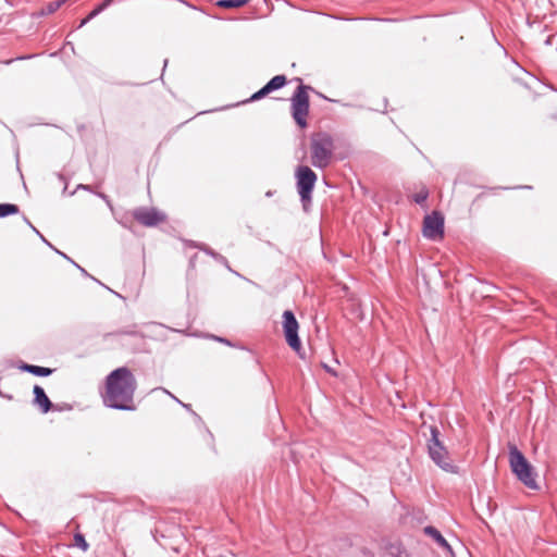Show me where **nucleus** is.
Segmentation results:
<instances>
[{
    "mask_svg": "<svg viewBox=\"0 0 557 557\" xmlns=\"http://www.w3.org/2000/svg\"><path fill=\"white\" fill-rule=\"evenodd\" d=\"M137 382L126 367L113 370L106 377V391L102 394L103 404L119 410H135L134 394Z\"/></svg>",
    "mask_w": 557,
    "mask_h": 557,
    "instance_id": "f257e3e1",
    "label": "nucleus"
},
{
    "mask_svg": "<svg viewBox=\"0 0 557 557\" xmlns=\"http://www.w3.org/2000/svg\"><path fill=\"white\" fill-rule=\"evenodd\" d=\"M311 164L318 169H325L333 159L334 141L327 133H315L311 136Z\"/></svg>",
    "mask_w": 557,
    "mask_h": 557,
    "instance_id": "f03ea898",
    "label": "nucleus"
},
{
    "mask_svg": "<svg viewBox=\"0 0 557 557\" xmlns=\"http://www.w3.org/2000/svg\"><path fill=\"white\" fill-rule=\"evenodd\" d=\"M509 463L511 471L525 486L530 488L537 487L533 467L517 446L512 444L509 445Z\"/></svg>",
    "mask_w": 557,
    "mask_h": 557,
    "instance_id": "7ed1b4c3",
    "label": "nucleus"
},
{
    "mask_svg": "<svg viewBox=\"0 0 557 557\" xmlns=\"http://www.w3.org/2000/svg\"><path fill=\"white\" fill-rule=\"evenodd\" d=\"M431 437L428 440L430 458L444 471L455 473L457 467L449 457V453L440 440V431L436 426H430Z\"/></svg>",
    "mask_w": 557,
    "mask_h": 557,
    "instance_id": "20e7f679",
    "label": "nucleus"
},
{
    "mask_svg": "<svg viewBox=\"0 0 557 557\" xmlns=\"http://www.w3.org/2000/svg\"><path fill=\"white\" fill-rule=\"evenodd\" d=\"M310 87L299 85L290 98V112L294 121L300 128L308 126L307 116L309 114V95Z\"/></svg>",
    "mask_w": 557,
    "mask_h": 557,
    "instance_id": "39448f33",
    "label": "nucleus"
},
{
    "mask_svg": "<svg viewBox=\"0 0 557 557\" xmlns=\"http://www.w3.org/2000/svg\"><path fill=\"white\" fill-rule=\"evenodd\" d=\"M297 190L304 209L311 203V194L317 183V174L307 165H300L296 170Z\"/></svg>",
    "mask_w": 557,
    "mask_h": 557,
    "instance_id": "423d86ee",
    "label": "nucleus"
},
{
    "mask_svg": "<svg viewBox=\"0 0 557 557\" xmlns=\"http://www.w3.org/2000/svg\"><path fill=\"white\" fill-rule=\"evenodd\" d=\"M283 331L285 339L289 347L297 354H300L301 343L298 336L299 324L295 318V314L290 310L283 312Z\"/></svg>",
    "mask_w": 557,
    "mask_h": 557,
    "instance_id": "0eeeda50",
    "label": "nucleus"
},
{
    "mask_svg": "<svg viewBox=\"0 0 557 557\" xmlns=\"http://www.w3.org/2000/svg\"><path fill=\"white\" fill-rule=\"evenodd\" d=\"M444 235V216L440 212L425 215L423 221V236L428 239H442Z\"/></svg>",
    "mask_w": 557,
    "mask_h": 557,
    "instance_id": "6e6552de",
    "label": "nucleus"
},
{
    "mask_svg": "<svg viewBox=\"0 0 557 557\" xmlns=\"http://www.w3.org/2000/svg\"><path fill=\"white\" fill-rule=\"evenodd\" d=\"M133 218L141 225L153 227L165 221V214L156 208L139 207L133 210Z\"/></svg>",
    "mask_w": 557,
    "mask_h": 557,
    "instance_id": "1a4fd4ad",
    "label": "nucleus"
},
{
    "mask_svg": "<svg viewBox=\"0 0 557 557\" xmlns=\"http://www.w3.org/2000/svg\"><path fill=\"white\" fill-rule=\"evenodd\" d=\"M286 82H287V79H286V76H284V75L274 76L260 90H258L257 92H255L251 96L250 101L260 100L261 98L265 97L270 92L282 88L286 84Z\"/></svg>",
    "mask_w": 557,
    "mask_h": 557,
    "instance_id": "9d476101",
    "label": "nucleus"
},
{
    "mask_svg": "<svg viewBox=\"0 0 557 557\" xmlns=\"http://www.w3.org/2000/svg\"><path fill=\"white\" fill-rule=\"evenodd\" d=\"M34 404L41 410V412L47 413L51 407L52 404L48 396L46 395L42 387L39 385L34 386Z\"/></svg>",
    "mask_w": 557,
    "mask_h": 557,
    "instance_id": "9b49d317",
    "label": "nucleus"
},
{
    "mask_svg": "<svg viewBox=\"0 0 557 557\" xmlns=\"http://www.w3.org/2000/svg\"><path fill=\"white\" fill-rule=\"evenodd\" d=\"M423 531L428 536L432 537L441 547L450 550L449 544L436 528L428 525L424 528Z\"/></svg>",
    "mask_w": 557,
    "mask_h": 557,
    "instance_id": "f8f14e48",
    "label": "nucleus"
},
{
    "mask_svg": "<svg viewBox=\"0 0 557 557\" xmlns=\"http://www.w3.org/2000/svg\"><path fill=\"white\" fill-rule=\"evenodd\" d=\"M21 369L23 371H26L28 373H32L34 375H37V376H48L52 373V369L50 368H45V367H39V366H34V364H27V363H24Z\"/></svg>",
    "mask_w": 557,
    "mask_h": 557,
    "instance_id": "ddd939ff",
    "label": "nucleus"
},
{
    "mask_svg": "<svg viewBox=\"0 0 557 557\" xmlns=\"http://www.w3.org/2000/svg\"><path fill=\"white\" fill-rule=\"evenodd\" d=\"M67 0H55L46 4L42 9L41 14H52L58 11L63 4H65Z\"/></svg>",
    "mask_w": 557,
    "mask_h": 557,
    "instance_id": "4468645a",
    "label": "nucleus"
},
{
    "mask_svg": "<svg viewBox=\"0 0 557 557\" xmlns=\"http://www.w3.org/2000/svg\"><path fill=\"white\" fill-rule=\"evenodd\" d=\"M18 212V207L11 203H0V218H4L9 214H15Z\"/></svg>",
    "mask_w": 557,
    "mask_h": 557,
    "instance_id": "2eb2a0df",
    "label": "nucleus"
},
{
    "mask_svg": "<svg viewBox=\"0 0 557 557\" xmlns=\"http://www.w3.org/2000/svg\"><path fill=\"white\" fill-rule=\"evenodd\" d=\"M247 2L248 0H221L219 5L223 8H240Z\"/></svg>",
    "mask_w": 557,
    "mask_h": 557,
    "instance_id": "dca6fc26",
    "label": "nucleus"
},
{
    "mask_svg": "<svg viewBox=\"0 0 557 557\" xmlns=\"http://www.w3.org/2000/svg\"><path fill=\"white\" fill-rule=\"evenodd\" d=\"M74 540H75L76 545L79 546L83 550L88 549V544L82 534H79V533L75 534Z\"/></svg>",
    "mask_w": 557,
    "mask_h": 557,
    "instance_id": "f3484780",
    "label": "nucleus"
},
{
    "mask_svg": "<svg viewBox=\"0 0 557 557\" xmlns=\"http://www.w3.org/2000/svg\"><path fill=\"white\" fill-rule=\"evenodd\" d=\"M426 198H428V193L426 191L425 193H419V194L416 195L414 201L417 203H422L423 201L426 200Z\"/></svg>",
    "mask_w": 557,
    "mask_h": 557,
    "instance_id": "a211bd4d",
    "label": "nucleus"
},
{
    "mask_svg": "<svg viewBox=\"0 0 557 557\" xmlns=\"http://www.w3.org/2000/svg\"><path fill=\"white\" fill-rule=\"evenodd\" d=\"M101 11V8H99V5L97 8H95L87 16V20H92L94 17H96Z\"/></svg>",
    "mask_w": 557,
    "mask_h": 557,
    "instance_id": "6ab92c4d",
    "label": "nucleus"
},
{
    "mask_svg": "<svg viewBox=\"0 0 557 557\" xmlns=\"http://www.w3.org/2000/svg\"><path fill=\"white\" fill-rule=\"evenodd\" d=\"M97 195H98L102 200H104V201H106V203L108 205V207H109L110 209H112L111 200L109 199V197H108L107 195H104V194H102V193H98Z\"/></svg>",
    "mask_w": 557,
    "mask_h": 557,
    "instance_id": "aec40b11",
    "label": "nucleus"
},
{
    "mask_svg": "<svg viewBox=\"0 0 557 557\" xmlns=\"http://www.w3.org/2000/svg\"><path fill=\"white\" fill-rule=\"evenodd\" d=\"M112 1L113 0H104L102 3H100L99 8H101V11H103L107 7H109Z\"/></svg>",
    "mask_w": 557,
    "mask_h": 557,
    "instance_id": "412c9836",
    "label": "nucleus"
},
{
    "mask_svg": "<svg viewBox=\"0 0 557 557\" xmlns=\"http://www.w3.org/2000/svg\"><path fill=\"white\" fill-rule=\"evenodd\" d=\"M77 188L85 189V190H91V187L89 185H78Z\"/></svg>",
    "mask_w": 557,
    "mask_h": 557,
    "instance_id": "4be33fe9",
    "label": "nucleus"
},
{
    "mask_svg": "<svg viewBox=\"0 0 557 557\" xmlns=\"http://www.w3.org/2000/svg\"><path fill=\"white\" fill-rule=\"evenodd\" d=\"M214 338H215L216 341H219V342H222V343H226V344H228V342H227L226 339H224V338H221V337H214Z\"/></svg>",
    "mask_w": 557,
    "mask_h": 557,
    "instance_id": "5701e85b",
    "label": "nucleus"
},
{
    "mask_svg": "<svg viewBox=\"0 0 557 557\" xmlns=\"http://www.w3.org/2000/svg\"><path fill=\"white\" fill-rule=\"evenodd\" d=\"M89 21H90V20H87V17H86V18H84V20L81 22V26L85 25V24H86L87 22H89Z\"/></svg>",
    "mask_w": 557,
    "mask_h": 557,
    "instance_id": "b1692460",
    "label": "nucleus"
},
{
    "mask_svg": "<svg viewBox=\"0 0 557 557\" xmlns=\"http://www.w3.org/2000/svg\"><path fill=\"white\" fill-rule=\"evenodd\" d=\"M324 368L326 369L327 372L335 374L327 366L324 364Z\"/></svg>",
    "mask_w": 557,
    "mask_h": 557,
    "instance_id": "393cba45",
    "label": "nucleus"
}]
</instances>
